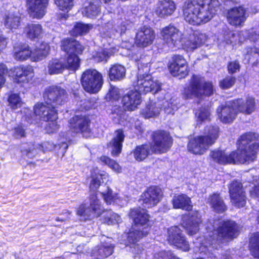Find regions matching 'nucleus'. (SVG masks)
Returning <instances> with one entry per match:
<instances>
[{
	"mask_svg": "<svg viewBox=\"0 0 259 259\" xmlns=\"http://www.w3.org/2000/svg\"><path fill=\"white\" fill-rule=\"evenodd\" d=\"M125 75V68L120 65L116 64L111 67L109 71V76L111 80L122 79Z\"/></svg>",
	"mask_w": 259,
	"mask_h": 259,
	"instance_id": "39",
	"label": "nucleus"
},
{
	"mask_svg": "<svg viewBox=\"0 0 259 259\" xmlns=\"http://www.w3.org/2000/svg\"><path fill=\"white\" fill-rule=\"evenodd\" d=\"M176 9V5L172 1L162 0L157 3L154 12L159 17L165 18L172 15Z\"/></svg>",
	"mask_w": 259,
	"mask_h": 259,
	"instance_id": "30",
	"label": "nucleus"
},
{
	"mask_svg": "<svg viewBox=\"0 0 259 259\" xmlns=\"http://www.w3.org/2000/svg\"><path fill=\"white\" fill-rule=\"evenodd\" d=\"M102 239L101 244L96 246L91 251V255L96 259H104L112 254L114 245L110 238Z\"/></svg>",
	"mask_w": 259,
	"mask_h": 259,
	"instance_id": "22",
	"label": "nucleus"
},
{
	"mask_svg": "<svg viewBox=\"0 0 259 259\" xmlns=\"http://www.w3.org/2000/svg\"><path fill=\"white\" fill-rule=\"evenodd\" d=\"M237 110L239 112L249 114L255 109V100L252 97H248L245 101L242 99L235 101Z\"/></svg>",
	"mask_w": 259,
	"mask_h": 259,
	"instance_id": "32",
	"label": "nucleus"
},
{
	"mask_svg": "<svg viewBox=\"0 0 259 259\" xmlns=\"http://www.w3.org/2000/svg\"><path fill=\"white\" fill-rule=\"evenodd\" d=\"M129 215L133 221L128 232L130 239H133L136 234L137 238L147 235L149 231V215L146 210L140 208H133L131 210Z\"/></svg>",
	"mask_w": 259,
	"mask_h": 259,
	"instance_id": "8",
	"label": "nucleus"
},
{
	"mask_svg": "<svg viewBox=\"0 0 259 259\" xmlns=\"http://www.w3.org/2000/svg\"><path fill=\"white\" fill-rule=\"evenodd\" d=\"M201 222V216L199 213L198 211H195L189 217H184L182 224L188 234L193 235L199 231Z\"/></svg>",
	"mask_w": 259,
	"mask_h": 259,
	"instance_id": "26",
	"label": "nucleus"
},
{
	"mask_svg": "<svg viewBox=\"0 0 259 259\" xmlns=\"http://www.w3.org/2000/svg\"><path fill=\"white\" fill-rule=\"evenodd\" d=\"M229 72L234 73L239 70L240 65L238 62L233 61L229 63L228 66Z\"/></svg>",
	"mask_w": 259,
	"mask_h": 259,
	"instance_id": "59",
	"label": "nucleus"
},
{
	"mask_svg": "<svg viewBox=\"0 0 259 259\" xmlns=\"http://www.w3.org/2000/svg\"><path fill=\"white\" fill-rule=\"evenodd\" d=\"M3 20L5 27L11 30L17 29L20 24V17L12 13L6 14Z\"/></svg>",
	"mask_w": 259,
	"mask_h": 259,
	"instance_id": "37",
	"label": "nucleus"
},
{
	"mask_svg": "<svg viewBox=\"0 0 259 259\" xmlns=\"http://www.w3.org/2000/svg\"><path fill=\"white\" fill-rule=\"evenodd\" d=\"M109 175L104 171L99 170L98 168H94L91 171V181L90 184V189L93 194L91 195L90 198V207H86L83 204L81 205L77 211V214L80 216V219L86 221L99 217L104 211V209L97 198L96 194H94L97 189L104 182V180L108 179Z\"/></svg>",
	"mask_w": 259,
	"mask_h": 259,
	"instance_id": "4",
	"label": "nucleus"
},
{
	"mask_svg": "<svg viewBox=\"0 0 259 259\" xmlns=\"http://www.w3.org/2000/svg\"><path fill=\"white\" fill-rule=\"evenodd\" d=\"M219 128L217 126H210L205 129V135L191 138L187 145L189 152L195 155L204 154L218 138Z\"/></svg>",
	"mask_w": 259,
	"mask_h": 259,
	"instance_id": "7",
	"label": "nucleus"
},
{
	"mask_svg": "<svg viewBox=\"0 0 259 259\" xmlns=\"http://www.w3.org/2000/svg\"><path fill=\"white\" fill-rule=\"evenodd\" d=\"M168 67L171 74L175 76L184 77L189 73L187 62L181 55L174 56Z\"/></svg>",
	"mask_w": 259,
	"mask_h": 259,
	"instance_id": "20",
	"label": "nucleus"
},
{
	"mask_svg": "<svg viewBox=\"0 0 259 259\" xmlns=\"http://www.w3.org/2000/svg\"><path fill=\"white\" fill-rule=\"evenodd\" d=\"M218 228L215 230L220 240H228L235 237L238 231V226L233 221H227L218 223Z\"/></svg>",
	"mask_w": 259,
	"mask_h": 259,
	"instance_id": "18",
	"label": "nucleus"
},
{
	"mask_svg": "<svg viewBox=\"0 0 259 259\" xmlns=\"http://www.w3.org/2000/svg\"><path fill=\"white\" fill-rule=\"evenodd\" d=\"M50 46L44 41L41 42L39 48H36L33 53L30 47L25 42L15 43L13 47L12 56L17 61H24L31 57L34 62H37L46 58L49 54Z\"/></svg>",
	"mask_w": 259,
	"mask_h": 259,
	"instance_id": "5",
	"label": "nucleus"
},
{
	"mask_svg": "<svg viewBox=\"0 0 259 259\" xmlns=\"http://www.w3.org/2000/svg\"><path fill=\"white\" fill-rule=\"evenodd\" d=\"M153 145L152 148L154 153H162L169 150L172 145V138L169 134L163 131H158L152 135Z\"/></svg>",
	"mask_w": 259,
	"mask_h": 259,
	"instance_id": "14",
	"label": "nucleus"
},
{
	"mask_svg": "<svg viewBox=\"0 0 259 259\" xmlns=\"http://www.w3.org/2000/svg\"><path fill=\"white\" fill-rule=\"evenodd\" d=\"M153 259H179L171 251H161L154 255Z\"/></svg>",
	"mask_w": 259,
	"mask_h": 259,
	"instance_id": "53",
	"label": "nucleus"
},
{
	"mask_svg": "<svg viewBox=\"0 0 259 259\" xmlns=\"http://www.w3.org/2000/svg\"><path fill=\"white\" fill-rule=\"evenodd\" d=\"M148 64L142 68L139 67L137 81L135 89L141 94L152 92L155 94L161 89L160 83L157 80H153L150 74H146L149 71Z\"/></svg>",
	"mask_w": 259,
	"mask_h": 259,
	"instance_id": "10",
	"label": "nucleus"
},
{
	"mask_svg": "<svg viewBox=\"0 0 259 259\" xmlns=\"http://www.w3.org/2000/svg\"><path fill=\"white\" fill-rule=\"evenodd\" d=\"M246 10L242 7L239 6L230 9L227 13V20L232 25L240 26L246 20Z\"/></svg>",
	"mask_w": 259,
	"mask_h": 259,
	"instance_id": "28",
	"label": "nucleus"
},
{
	"mask_svg": "<svg viewBox=\"0 0 259 259\" xmlns=\"http://www.w3.org/2000/svg\"><path fill=\"white\" fill-rule=\"evenodd\" d=\"M124 138L122 130H119L115 132L114 136L108 144V147L111 149L113 156H117L121 152Z\"/></svg>",
	"mask_w": 259,
	"mask_h": 259,
	"instance_id": "31",
	"label": "nucleus"
},
{
	"mask_svg": "<svg viewBox=\"0 0 259 259\" xmlns=\"http://www.w3.org/2000/svg\"><path fill=\"white\" fill-rule=\"evenodd\" d=\"M56 106L45 102L37 103L33 107L34 113L40 121L47 122L45 127L46 133H56L60 128L58 123V112Z\"/></svg>",
	"mask_w": 259,
	"mask_h": 259,
	"instance_id": "6",
	"label": "nucleus"
},
{
	"mask_svg": "<svg viewBox=\"0 0 259 259\" xmlns=\"http://www.w3.org/2000/svg\"><path fill=\"white\" fill-rule=\"evenodd\" d=\"M8 39L4 35H0V52L5 49L8 44Z\"/></svg>",
	"mask_w": 259,
	"mask_h": 259,
	"instance_id": "60",
	"label": "nucleus"
},
{
	"mask_svg": "<svg viewBox=\"0 0 259 259\" xmlns=\"http://www.w3.org/2000/svg\"><path fill=\"white\" fill-rule=\"evenodd\" d=\"M160 110L159 105L154 102H150L142 109L141 114L145 118H154L159 115Z\"/></svg>",
	"mask_w": 259,
	"mask_h": 259,
	"instance_id": "36",
	"label": "nucleus"
},
{
	"mask_svg": "<svg viewBox=\"0 0 259 259\" xmlns=\"http://www.w3.org/2000/svg\"><path fill=\"white\" fill-rule=\"evenodd\" d=\"M160 34L164 42L170 49L182 47L187 51L193 50L203 45L207 39L205 33L195 32L188 37L176 27L169 25L161 29Z\"/></svg>",
	"mask_w": 259,
	"mask_h": 259,
	"instance_id": "2",
	"label": "nucleus"
},
{
	"mask_svg": "<svg viewBox=\"0 0 259 259\" xmlns=\"http://www.w3.org/2000/svg\"><path fill=\"white\" fill-rule=\"evenodd\" d=\"M8 68L7 65L3 63H0V89L2 88L6 83L5 75L8 73Z\"/></svg>",
	"mask_w": 259,
	"mask_h": 259,
	"instance_id": "52",
	"label": "nucleus"
},
{
	"mask_svg": "<svg viewBox=\"0 0 259 259\" xmlns=\"http://www.w3.org/2000/svg\"><path fill=\"white\" fill-rule=\"evenodd\" d=\"M65 90L61 87L52 85L47 87L44 93L45 103L58 107L63 104Z\"/></svg>",
	"mask_w": 259,
	"mask_h": 259,
	"instance_id": "15",
	"label": "nucleus"
},
{
	"mask_svg": "<svg viewBox=\"0 0 259 259\" xmlns=\"http://www.w3.org/2000/svg\"><path fill=\"white\" fill-rule=\"evenodd\" d=\"M196 116L201 121L209 119L210 116L209 109L205 107L200 108L196 112Z\"/></svg>",
	"mask_w": 259,
	"mask_h": 259,
	"instance_id": "50",
	"label": "nucleus"
},
{
	"mask_svg": "<svg viewBox=\"0 0 259 259\" xmlns=\"http://www.w3.org/2000/svg\"><path fill=\"white\" fill-rule=\"evenodd\" d=\"M238 110L234 101L228 102L217 109V113L220 120L224 123H230L235 118Z\"/></svg>",
	"mask_w": 259,
	"mask_h": 259,
	"instance_id": "21",
	"label": "nucleus"
},
{
	"mask_svg": "<svg viewBox=\"0 0 259 259\" xmlns=\"http://www.w3.org/2000/svg\"><path fill=\"white\" fill-rule=\"evenodd\" d=\"M241 35H244L243 32H227L224 34V40L228 44L236 45L244 40V38H242Z\"/></svg>",
	"mask_w": 259,
	"mask_h": 259,
	"instance_id": "40",
	"label": "nucleus"
},
{
	"mask_svg": "<svg viewBox=\"0 0 259 259\" xmlns=\"http://www.w3.org/2000/svg\"><path fill=\"white\" fill-rule=\"evenodd\" d=\"M54 2L60 10H65V0H54Z\"/></svg>",
	"mask_w": 259,
	"mask_h": 259,
	"instance_id": "62",
	"label": "nucleus"
},
{
	"mask_svg": "<svg viewBox=\"0 0 259 259\" xmlns=\"http://www.w3.org/2000/svg\"><path fill=\"white\" fill-rule=\"evenodd\" d=\"M83 49V47L75 39H66V52L68 55L66 58V69L70 73L75 72L79 68L80 59L77 54L81 53Z\"/></svg>",
	"mask_w": 259,
	"mask_h": 259,
	"instance_id": "11",
	"label": "nucleus"
},
{
	"mask_svg": "<svg viewBox=\"0 0 259 259\" xmlns=\"http://www.w3.org/2000/svg\"><path fill=\"white\" fill-rule=\"evenodd\" d=\"M115 29H117L116 26H114V27H112L111 29H109L107 31V35L109 37H113L115 36L116 34L118 33L117 32H116L115 31Z\"/></svg>",
	"mask_w": 259,
	"mask_h": 259,
	"instance_id": "63",
	"label": "nucleus"
},
{
	"mask_svg": "<svg viewBox=\"0 0 259 259\" xmlns=\"http://www.w3.org/2000/svg\"><path fill=\"white\" fill-rule=\"evenodd\" d=\"M155 37L154 30L145 26L140 28L137 32L135 43L139 47H146L152 44Z\"/></svg>",
	"mask_w": 259,
	"mask_h": 259,
	"instance_id": "24",
	"label": "nucleus"
},
{
	"mask_svg": "<svg viewBox=\"0 0 259 259\" xmlns=\"http://www.w3.org/2000/svg\"><path fill=\"white\" fill-rule=\"evenodd\" d=\"M154 153L151 144H144L137 146L134 151L135 158L139 161H142L149 155Z\"/></svg>",
	"mask_w": 259,
	"mask_h": 259,
	"instance_id": "34",
	"label": "nucleus"
},
{
	"mask_svg": "<svg viewBox=\"0 0 259 259\" xmlns=\"http://www.w3.org/2000/svg\"><path fill=\"white\" fill-rule=\"evenodd\" d=\"M213 92V87L211 82L205 81L203 78L197 75L192 76L189 85L184 90V94L187 98L209 96Z\"/></svg>",
	"mask_w": 259,
	"mask_h": 259,
	"instance_id": "9",
	"label": "nucleus"
},
{
	"mask_svg": "<svg viewBox=\"0 0 259 259\" xmlns=\"http://www.w3.org/2000/svg\"><path fill=\"white\" fill-rule=\"evenodd\" d=\"M144 236H141L137 237V234L135 235V237H133V239H130L129 237V233H128L127 235V246H129L131 248V251L135 255H139L141 254L143 250V247L139 244L137 243L142 237Z\"/></svg>",
	"mask_w": 259,
	"mask_h": 259,
	"instance_id": "41",
	"label": "nucleus"
},
{
	"mask_svg": "<svg viewBox=\"0 0 259 259\" xmlns=\"http://www.w3.org/2000/svg\"><path fill=\"white\" fill-rule=\"evenodd\" d=\"M219 5L218 0H188L183 7V16L194 25L206 23L213 17Z\"/></svg>",
	"mask_w": 259,
	"mask_h": 259,
	"instance_id": "3",
	"label": "nucleus"
},
{
	"mask_svg": "<svg viewBox=\"0 0 259 259\" xmlns=\"http://www.w3.org/2000/svg\"><path fill=\"white\" fill-rule=\"evenodd\" d=\"M250 247L252 254L259 258V233L252 234L250 239Z\"/></svg>",
	"mask_w": 259,
	"mask_h": 259,
	"instance_id": "43",
	"label": "nucleus"
},
{
	"mask_svg": "<svg viewBox=\"0 0 259 259\" xmlns=\"http://www.w3.org/2000/svg\"><path fill=\"white\" fill-rule=\"evenodd\" d=\"M208 201L214 211L223 212L226 210V206L219 194L213 193L209 196Z\"/></svg>",
	"mask_w": 259,
	"mask_h": 259,
	"instance_id": "35",
	"label": "nucleus"
},
{
	"mask_svg": "<svg viewBox=\"0 0 259 259\" xmlns=\"http://www.w3.org/2000/svg\"><path fill=\"white\" fill-rule=\"evenodd\" d=\"M103 221L108 225H113L120 223L121 218L118 214L110 210L105 215Z\"/></svg>",
	"mask_w": 259,
	"mask_h": 259,
	"instance_id": "46",
	"label": "nucleus"
},
{
	"mask_svg": "<svg viewBox=\"0 0 259 259\" xmlns=\"http://www.w3.org/2000/svg\"><path fill=\"white\" fill-rule=\"evenodd\" d=\"M65 63L60 59H52L49 62L48 68L49 74H59L63 71Z\"/></svg>",
	"mask_w": 259,
	"mask_h": 259,
	"instance_id": "38",
	"label": "nucleus"
},
{
	"mask_svg": "<svg viewBox=\"0 0 259 259\" xmlns=\"http://www.w3.org/2000/svg\"><path fill=\"white\" fill-rule=\"evenodd\" d=\"M70 127L76 133L81 132L83 136L89 137L90 128L89 119L84 116H75L69 120Z\"/></svg>",
	"mask_w": 259,
	"mask_h": 259,
	"instance_id": "27",
	"label": "nucleus"
},
{
	"mask_svg": "<svg viewBox=\"0 0 259 259\" xmlns=\"http://www.w3.org/2000/svg\"><path fill=\"white\" fill-rule=\"evenodd\" d=\"M258 135L248 133L241 136L238 141V148L236 151L227 154L224 151L215 150L211 152L210 156L213 160L220 164L244 163L253 161L259 148L256 142Z\"/></svg>",
	"mask_w": 259,
	"mask_h": 259,
	"instance_id": "1",
	"label": "nucleus"
},
{
	"mask_svg": "<svg viewBox=\"0 0 259 259\" xmlns=\"http://www.w3.org/2000/svg\"><path fill=\"white\" fill-rule=\"evenodd\" d=\"M13 135L16 139H20L26 136L25 130L22 124H19L14 128Z\"/></svg>",
	"mask_w": 259,
	"mask_h": 259,
	"instance_id": "54",
	"label": "nucleus"
},
{
	"mask_svg": "<svg viewBox=\"0 0 259 259\" xmlns=\"http://www.w3.org/2000/svg\"><path fill=\"white\" fill-rule=\"evenodd\" d=\"M100 161L106 165H107L113 170L116 172H121V167L114 160L105 156H101L100 158Z\"/></svg>",
	"mask_w": 259,
	"mask_h": 259,
	"instance_id": "47",
	"label": "nucleus"
},
{
	"mask_svg": "<svg viewBox=\"0 0 259 259\" xmlns=\"http://www.w3.org/2000/svg\"><path fill=\"white\" fill-rule=\"evenodd\" d=\"M235 78L232 76H228L220 82L221 88L226 89L231 88L235 83Z\"/></svg>",
	"mask_w": 259,
	"mask_h": 259,
	"instance_id": "55",
	"label": "nucleus"
},
{
	"mask_svg": "<svg viewBox=\"0 0 259 259\" xmlns=\"http://www.w3.org/2000/svg\"><path fill=\"white\" fill-rule=\"evenodd\" d=\"M81 82L85 91L96 93L100 90L102 85V76L96 70L88 69L83 73Z\"/></svg>",
	"mask_w": 259,
	"mask_h": 259,
	"instance_id": "12",
	"label": "nucleus"
},
{
	"mask_svg": "<svg viewBox=\"0 0 259 259\" xmlns=\"http://www.w3.org/2000/svg\"><path fill=\"white\" fill-rule=\"evenodd\" d=\"M100 11V8L98 6L91 3L83 9L82 14L88 17L94 18L99 14Z\"/></svg>",
	"mask_w": 259,
	"mask_h": 259,
	"instance_id": "44",
	"label": "nucleus"
},
{
	"mask_svg": "<svg viewBox=\"0 0 259 259\" xmlns=\"http://www.w3.org/2000/svg\"><path fill=\"white\" fill-rule=\"evenodd\" d=\"M52 147V144L48 141H44L37 145V149L44 153L50 151Z\"/></svg>",
	"mask_w": 259,
	"mask_h": 259,
	"instance_id": "57",
	"label": "nucleus"
},
{
	"mask_svg": "<svg viewBox=\"0 0 259 259\" xmlns=\"http://www.w3.org/2000/svg\"><path fill=\"white\" fill-rule=\"evenodd\" d=\"M162 196V192L159 188L151 187L142 193L140 201L144 207L150 208L156 205Z\"/></svg>",
	"mask_w": 259,
	"mask_h": 259,
	"instance_id": "17",
	"label": "nucleus"
},
{
	"mask_svg": "<svg viewBox=\"0 0 259 259\" xmlns=\"http://www.w3.org/2000/svg\"><path fill=\"white\" fill-rule=\"evenodd\" d=\"M121 90L116 87H112L109 92V97L113 100H118L120 96Z\"/></svg>",
	"mask_w": 259,
	"mask_h": 259,
	"instance_id": "58",
	"label": "nucleus"
},
{
	"mask_svg": "<svg viewBox=\"0 0 259 259\" xmlns=\"http://www.w3.org/2000/svg\"><path fill=\"white\" fill-rule=\"evenodd\" d=\"M250 195L252 198L257 199L259 201V185L253 188L250 191Z\"/></svg>",
	"mask_w": 259,
	"mask_h": 259,
	"instance_id": "61",
	"label": "nucleus"
},
{
	"mask_svg": "<svg viewBox=\"0 0 259 259\" xmlns=\"http://www.w3.org/2000/svg\"><path fill=\"white\" fill-rule=\"evenodd\" d=\"M23 33L27 39L35 41L41 38L44 31L39 23H28L24 28Z\"/></svg>",
	"mask_w": 259,
	"mask_h": 259,
	"instance_id": "29",
	"label": "nucleus"
},
{
	"mask_svg": "<svg viewBox=\"0 0 259 259\" xmlns=\"http://www.w3.org/2000/svg\"><path fill=\"white\" fill-rule=\"evenodd\" d=\"M231 201L238 208L243 207L246 203V196L241 183L237 181L233 182L229 187Z\"/></svg>",
	"mask_w": 259,
	"mask_h": 259,
	"instance_id": "19",
	"label": "nucleus"
},
{
	"mask_svg": "<svg viewBox=\"0 0 259 259\" xmlns=\"http://www.w3.org/2000/svg\"><path fill=\"white\" fill-rule=\"evenodd\" d=\"M92 28V25L77 23L70 31V33L71 35L76 36L87 33Z\"/></svg>",
	"mask_w": 259,
	"mask_h": 259,
	"instance_id": "42",
	"label": "nucleus"
},
{
	"mask_svg": "<svg viewBox=\"0 0 259 259\" xmlns=\"http://www.w3.org/2000/svg\"><path fill=\"white\" fill-rule=\"evenodd\" d=\"M172 204L175 208L190 210L192 208L190 198L185 194L176 195L172 199Z\"/></svg>",
	"mask_w": 259,
	"mask_h": 259,
	"instance_id": "33",
	"label": "nucleus"
},
{
	"mask_svg": "<svg viewBox=\"0 0 259 259\" xmlns=\"http://www.w3.org/2000/svg\"><path fill=\"white\" fill-rule=\"evenodd\" d=\"M28 13L33 18L40 19L47 13L49 0H25Z\"/></svg>",
	"mask_w": 259,
	"mask_h": 259,
	"instance_id": "16",
	"label": "nucleus"
},
{
	"mask_svg": "<svg viewBox=\"0 0 259 259\" xmlns=\"http://www.w3.org/2000/svg\"><path fill=\"white\" fill-rule=\"evenodd\" d=\"M168 241L178 248L184 251L189 249V245L182 235L181 230L177 226L170 227L168 230Z\"/></svg>",
	"mask_w": 259,
	"mask_h": 259,
	"instance_id": "23",
	"label": "nucleus"
},
{
	"mask_svg": "<svg viewBox=\"0 0 259 259\" xmlns=\"http://www.w3.org/2000/svg\"><path fill=\"white\" fill-rule=\"evenodd\" d=\"M9 106L13 110H15L21 106V99L19 94H11L8 98Z\"/></svg>",
	"mask_w": 259,
	"mask_h": 259,
	"instance_id": "45",
	"label": "nucleus"
},
{
	"mask_svg": "<svg viewBox=\"0 0 259 259\" xmlns=\"http://www.w3.org/2000/svg\"><path fill=\"white\" fill-rule=\"evenodd\" d=\"M141 94L135 89L128 91L122 98V104L125 110L134 111L142 102Z\"/></svg>",
	"mask_w": 259,
	"mask_h": 259,
	"instance_id": "25",
	"label": "nucleus"
},
{
	"mask_svg": "<svg viewBox=\"0 0 259 259\" xmlns=\"http://www.w3.org/2000/svg\"><path fill=\"white\" fill-rule=\"evenodd\" d=\"M117 29H115V30L118 34H121L126 30V27L124 25L121 24L120 26H116Z\"/></svg>",
	"mask_w": 259,
	"mask_h": 259,
	"instance_id": "64",
	"label": "nucleus"
},
{
	"mask_svg": "<svg viewBox=\"0 0 259 259\" xmlns=\"http://www.w3.org/2000/svg\"><path fill=\"white\" fill-rule=\"evenodd\" d=\"M115 49L113 48L112 50L106 49L101 52H98L95 57V59L97 62H106L110 55L115 53Z\"/></svg>",
	"mask_w": 259,
	"mask_h": 259,
	"instance_id": "48",
	"label": "nucleus"
},
{
	"mask_svg": "<svg viewBox=\"0 0 259 259\" xmlns=\"http://www.w3.org/2000/svg\"><path fill=\"white\" fill-rule=\"evenodd\" d=\"M34 73L33 67L30 65L21 64L8 69V76L13 81L21 85L28 83Z\"/></svg>",
	"mask_w": 259,
	"mask_h": 259,
	"instance_id": "13",
	"label": "nucleus"
},
{
	"mask_svg": "<svg viewBox=\"0 0 259 259\" xmlns=\"http://www.w3.org/2000/svg\"><path fill=\"white\" fill-rule=\"evenodd\" d=\"M164 106V111L167 114H173L174 111L177 109V103L174 98L170 99L169 101H166Z\"/></svg>",
	"mask_w": 259,
	"mask_h": 259,
	"instance_id": "51",
	"label": "nucleus"
},
{
	"mask_svg": "<svg viewBox=\"0 0 259 259\" xmlns=\"http://www.w3.org/2000/svg\"><path fill=\"white\" fill-rule=\"evenodd\" d=\"M107 190L101 192L103 197L106 203L108 204H111L114 202L117 198V195L115 194H113L112 191L108 187Z\"/></svg>",
	"mask_w": 259,
	"mask_h": 259,
	"instance_id": "49",
	"label": "nucleus"
},
{
	"mask_svg": "<svg viewBox=\"0 0 259 259\" xmlns=\"http://www.w3.org/2000/svg\"><path fill=\"white\" fill-rule=\"evenodd\" d=\"M254 41V46L253 48H249L247 50V54H252L253 53L259 55V35L255 34L251 36V38Z\"/></svg>",
	"mask_w": 259,
	"mask_h": 259,
	"instance_id": "56",
	"label": "nucleus"
}]
</instances>
